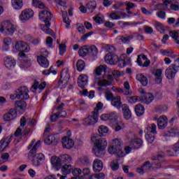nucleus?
Masks as SVG:
<instances>
[{
	"label": "nucleus",
	"mask_w": 179,
	"mask_h": 179,
	"mask_svg": "<svg viewBox=\"0 0 179 179\" xmlns=\"http://www.w3.org/2000/svg\"><path fill=\"white\" fill-rule=\"evenodd\" d=\"M31 48L29 43L23 41H17L13 45V53L17 54L19 58H22L19 63L21 69L25 70L31 66V59L25 53L30 52Z\"/></svg>",
	"instance_id": "nucleus-1"
},
{
	"label": "nucleus",
	"mask_w": 179,
	"mask_h": 179,
	"mask_svg": "<svg viewBox=\"0 0 179 179\" xmlns=\"http://www.w3.org/2000/svg\"><path fill=\"white\" fill-rule=\"evenodd\" d=\"M41 145V141H38L36 142V139H33L27 147V150H29L28 153L29 160L31 161V164L34 167H38L41 162L45 160V156L43 153H37V149Z\"/></svg>",
	"instance_id": "nucleus-2"
},
{
	"label": "nucleus",
	"mask_w": 179,
	"mask_h": 179,
	"mask_svg": "<svg viewBox=\"0 0 179 179\" xmlns=\"http://www.w3.org/2000/svg\"><path fill=\"white\" fill-rule=\"evenodd\" d=\"M122 146V141L120 138H114L109 142V146L108 147V153L109 155H115L117 157H125L127 155L131 153L132 147L126 146L122 150L121 149Z\"/></svg>",
	"instance_id": "nucleus-3"
},
{
	"label": "nucleus",
	"mask_w": 179,
	"mask_h": 179,
	"mask_svg": "<svg viewBox=\"0 0 179 179\" xmlns=\"http://www.w3.org/2000/svg\"><path fill=\"white\" fill-rule=\"evenodd\" d=\"M91 142L93 143L92 153L96 157H104L108 145L107 140L106 138H100L98 136L92 135Z\"/></svg>",
	"instance_id": "nucleus-4"
},
{
	"label": "nucleus",
	"mask_w": 179,
	"mask_h": 179,
	"mask_svg": "<svg viewBox=\"0 0 179 179\" xmlns=\"http://www.w3.org/2000/svg\"><path fill=\"white\" fill-rule=\"evenodd\" d=\"M164 156V152H161L160 154H157L155 156L152 157V160L155 162L154 164H150L149 161L145 162L141 168H138L136 171L138 174H144L145 170L150 171L152 170H157V169H160L162 165V159Z\"/></svg>",
	"instance_id": "nucleus-5"
},
{
	"label": "nucleus",
	"mask_w": 179,
	"mask_h": 179,
	"mask_svg": "<svg viewBox=\"0 0 179 179\" xmlns=\"http://www.w3.org/2000/svg\"><path fill=\"white\" fill-rule=\"evenodd\" d=\"M105 62L109 65H116L117 64L119 68H124L131 62V59L127 57V54H122L120 57H118L114 53H108L105 56Z\"/></svg>",
	"instance_id": "nucleus-6"
},
{
	"label": "nucleus",
	"mask_w": 179,
	"mask_h": 179,
	"mask_svg": "<svg viewBox=\"0 0 179 179\" xmlns=\"http://www.w3.org/2000/svg\"><path fill=\"white\" fill-rule=\"evenodd\" d=\"M114 78L109 74L106 77H101L99 78H94V83L91 85V87L96 89V90H101V87H107L113 85Z\"/></svg>",
	"instance_id": "nucleus-7"
},
{
	"label": "nucleus",
	"mask_w": 179,
	"mask_h": 179,
	"mask_svg": "<svg viewBox=\"0 0 179 179\" xmlns=\"http://www.w3.org/2000/svg\"><path fill=\"white\" fill-rule=\"evenodd\" d=\"M16 31V26L10 21H3L0 24V33L6 36H13Z\"/></svg>",
	"instance_id": "nucleus-8"
},
{
	"label": "nucleus",
	"mask_w": 179,
	"mask_h": 179,
	"mask_svg": "<svg viewBox=\"0 0 179 179\" xmlns=\"http://www.w3.org/2000/svg\"><path fill=\"white\" fill-rule=\"evenodd\" d=\"M30 96H29V89L27 87H21L17 90L14 94L10 95V100L16 99H21L22 100H27Z\"/></svg>",
	"instance_id": "nucleus-9"
},
{
	"label": "nucleus",
	"mask_w": 179,
	"mask_h": 179,
	"mask_svg": "<svg viewBox=\"0 0 179 179\" xmlns=\"http://www.w3.org/2000/svg\"><path fill=\"white\" fill-rule=\"evenodd\" d=\"M48 57V51L47 50L43 48L38 52L37 62L42 68H48L50 66V63L47 59Z\"/></svg>",
	"instance_id": "nucleus-10"
},
{
	"label": "nucleus",
	"mask_w": 179,
	"mask_h": 179,
	"mask_svg": "<svg viewBox=\"0 0 179 179\" xmlns=\"http://www.w3.org/2000/svg\"><path fill=\"white\" fill-rule=\"evenodd\" d=\"M34 17V10L31 8H26L21 11L18 19L20 23H27L29 20H31Z\"/></svg>",
	"instance_id": "nucleus-11"
},
{
	"label": "nucleus",
	"mask_w": 179,
	"mask_h": 179,
	"mask_svg": "<svg viewBox=\"0 0 179 179\" xmlns=\"http://www.w3.org/2000/svg\"><path fill=\"white\" fill-rule=\"evenodd\" d=\"M157 126L153 123L151 124V127L145 129V138L148 143H153L155 142L156 134H157Z\"/></svg>",
	"instance_id": "nucleus-12"
},
{
	"label": "nucleus",
	"mask_w": 179,
	"mask_h": 179,
	"mask_svg": "<svg viewBox=\"0 0 179 179\" xmlns=\"http://www.w3.org/2000/svg\"><path fill=\"white\" fill-rule=\"evenodd\" d=\"M154 121H157L159 129H164L169 125V118L167 116L162 115L161 116L155 115L153 117Z\"/></svg>",
	"instance_id": "nucleus-13"
},
{
	"label": "nucleus",
	"mask_w": 179,
	"mask_h": 179,
	"mask_svg": "<svg viewBox=\"0 0 179 179\" xmlns=\"http://www.w3.org/2000/svg\"><path fill=\"white\" fill-rule=\"evenodd\" d=\"M169 1H166L162 4L157 5V9L158 11L157 12V16L159 17V19H163V20H166V12L163 10H167L169 9Z\"/></svg>",
	"instance_id": "nucleus-14"
},
{
	"label": "nucleus",
	"mask_w": 179,
	"mask_h": 179,
	"mask_svg": "<svg viewBox=\"0 0 179 179\" xmlns=\"http://www.w3.org/2000/svg\"><path fill=\"white\" fill-rule=\"evenodd\" d=\"M70 75L68 70H63L61 73L60 80H59L58 85L60 89H65V87L68 85Z\"/></svg>",
	"instance_id": "nucleus-15"
},
{
	"label": "nucleus",
	"mask_w": 179,
	"mask_h": 179,
	"mask_svg": "<svg viewBox=\"0 0 179 179\" xmlns=\"http://www.w3.org/2000/svg\"><path fill=\"white\" fill-rule=\"evenodd\" d=\"M85 125L94 127L99 122V115L92 112L91 114L83 120Z\"/></svg>",
	"instance_id": "nucleus-16"
},
{
	"label": "nucleus",
	"mask_w": 179,
	"mask_h": 179,
	"mask_svg": "<svg viewBox=\"0 0 179 179\" xmlns=\"http://www.w3.org/2000/svg\"><path fill=\"white\" fill-rule=\"evenodd\" d=\"M179 66L174 64L169 66L165 71V76L169 80L174 79L177 72H178Z\"/></svg>",
	"instance_id": "nucleus-17"
},
{
	"label": "nucleus",
	"mask_w": 179,
	"mask_h": 179,
	"mask_svg": "<svg viewBox=\"0 0 179 179\" xmlns=\"http://www.w3.org/2000/svg\"><path fill=\"white\" fill-rule=\"evenodd\" d=\"M3 64L7 69H13L16 66V59L11 56H6L3 58Z\"/></svg>",
	"instance_id": "nucleus-18"
},
{
	"label": "nucleus",
	"mask_w": 179,
	"mask_h": 179,
	"mask_svg": "<svg viewBox=\"0 0 179 179\" xmlns=\"http://www.w3.org/2000/svg\"><path fill=\"white\" fill-rule=\"evenodd\" d=\"M77 85L80 89H85L89 85V76L80 74L77 79Z\"/></svg>",
	"instance_id": "nucleus-19"
},
{
	"label": "nucleus",
	"mask_w": 179,
	"mask_h": 179,
	"mask_svg": "<svg viewBox=\"0 0 179 179\" xmlns=\"http://www.w3.org/2000/svg\"><path fill=\"white\" fill-rule=\"evenodd\" d=\"M101 121H109L112 122V121H117L118 120V114L115 112H112L110 113H103L100 115Z\"/></svg>",
	"instance_id": "nucleus-20"
},
{
	"label": "nucleus",
	"mask_w": 179,
	"mask_h": 179,
	"mask_svg": "<svg viewBox=\"0 0 179 179\" xmlns=\"http://www.w3.org/2000/svg\"><path fill=\"white\" fill-rule=\"evenodd\" d=\"M50 164L52 169L56 170V171H58V170L62 167V161L61 160L60 157L52 156L50 158Z\"/></svg>",
	"instance_id": "nucleus-21"
},
{
	"label": "nucleus",
	"mask_w": 179,
	"mask_h": 179,
	"mask_svg": "<svg viewBox=\"0 0 179 179\" xmlns=\"http://www.w3.org/2000/svg\"><path fill=\"white\" fill-rule=\"evenodd\" d=\"M14 106L17 108L18 114L20 115L24 113L27 108V103L24 101H17Z\"/></svg>",
	"instance_id": "nucleus-22"
},
{
	"label": "nucleus",
	"mask_w": 179,
	"mask_h": 179,
	"mask_svg": "<svg viewBox=\"0 0 179 179\" xmlns=\"http://www.w3.org/2000/svg\"><path fill=\"white\" fill-rule=\"evenodd\" d=\"M62 145L64 149H72L75 146V142L72 138L65 136L62 138Z\"/></svg>",
	"instance_id": "nucleus-23"
},
{
	"label": "nucleus",
	"mask_w": 179,
	"mask_h": 179,
	"mask_svg": "<svg viewBox=\"0 0 179 179\" xmlns=\"http://www.w3.org/2000/svg\"><path fill=\"white\" fill-rule=\"evenodd\" d=\"M137 64L139 66L147 68V66L150 65V60H149L145 55H138L137 58Z\"/></svg>",
	"instance_id": "nucleus-24"
},
{
	"label": "nucleus",
	"mask_w": 179,
	"mask_h": 179,
	"mask_svg": "<svg viewBox=\"0 0 179 179\" xmlns=\"http://www.w3.org/2000/svg\"><path fill=\"white\" fill-rule=\"evenodd\" d=\"M179 135V130L176 128H172L169 131H166L162 135L163 141H167L168 138H171L173 136H177Z\"/></svg>",
	"instance_id": "nucleus-25"
},
{
	"label": "nucleus",
	"mask_w": 179,
	"mask_h": 179,
	"mask_svg": "<svg viewBox=\"0 0 179 179\" xmlns=\"http://www.w3.org/2000/svg\"><path fill=\"white\" fill-rule=\"evenodd\" d=\"M51 17V13L48 12V10H42L41 13H39V19L44 23H50Z\"/></svg>",
	"instance_id": "nucleus-26"
},
{
	"label": "nucleus",
	"mask_w": 179,
	"mask_h": 179,
	"mask_svg": "<svg viewBox=\"0 0 179 179\" xmlns=\"http://www.w3.org/2000/svg\"><path fill=\"white\" fill-rule=\"evenodd\" d=\"M103 167L104 164H103V161H101V159H96L94 161L92 169L94 173H100V171L103 170Z\"/></svg>",
	"instance_id": "nucleus-27"
},
{
	"label": "nucleus",
	"mask_w": 179,
	"mask_h": 179,
	"mask_svg": "<svg viewBox=\"0 0 179 179\" xmlns=\"http://www.w3.org/2000/svg\"><path fill=\"white\" fill-rule=\"evenodd\" d=\"M50 26L51 24H50V22H45V24H41V31H44L45 34H50L53 37V38H55V34L52 31V29H50Z\"/></svg>",
	"instance_id": "nucleus-28"
},
{
	"label": "nucleus",
	"mask_w": 179,
	"mask_h": 179,
	"mask_svg": "<svg viewBox=\"0 0 179 179\" xmlns=\"http://www.w3.org/2000/svg\"><path fill=\"white\" fill-rule=\"evenodd\" d=\"M15 45V44H13V40H12L9 37H6L4 38L3 39V49L2 51H9V50H10V45Z\"/></svg>",
	"instance_id": "nucleus-29"
},
{
	"label": "nucleus",
	"mask_w": 179,
	"mask_h": 179,
	"mask_svg": "<svg viewBox=\"0 0 179 179\" xmlns=\"http://www.w3.org/2000/svg\"><path fill=\"white\" fill-rule=\"evenodd\" d=\"M12 138H13V136H10L0 141V150L3 152L9 146V143L12 142Z\"/></svg>",
	"instance_id": "nucleus-30"
},
{
	"label": "nucleus",
	"mask_w": 179,
	"mask_h": 179,
	"mask_svg": "<svg viewBox=\"0 0 179 179\" xmlns=\"http://www.w3.org/2000/svg\"><path fill=\"white\" fill-rule=\"evenodd\" d=\"M98 132L101 136H107V135L111 134V131H110L108 127L106 125H100L98 127Z\"/></svg>",
	"instance_id": "nucleus-31"
},
{
	"label": "nucleus",
	"mask_w": 179,
	"mask_h": 179,
	"mask_svg": "<svg viewBox=\"0 0 179 179\" xmlns=\"http://www.w3.org/2000/svg\"><path fill=\"white\" fill-rule=\"evenodd\" d=\"M136 79L138 82L142 85V86H148V83H149V80H148V77L145 76L143 73H138L136 76Z\"/></svg>",
	"instance_id": "nucleus-32"
},
{
	"label": "nucleus",
	"mask_w": 179,
	"mask_h": 179,
	"mask_svg": "<svg viewBox=\"0 0 179 179\" xmlns=\"http://www.w3.org/2000/svg\"><path fill=\"white\" fill-rule=\"evenodd\" d=\"M44 142L46 145H51V143L55 144L59 142V138L57 137V135L55 134L50 135L45 139Z\"/></svg>",
	"instance_id": "nucleus-33"
},
{
	"label": "nucleus",
	"mask_w": 179,
	"mask_h": 179,
	"mask_svg": "<svg viewBox=\"0 0 179 179\" xmlns=\"http://www.w3.org/2000/svg\"><path fill=\"white\" fill-rule=\"evenodd\" d=\"M122 108L124 120H131V117H132V113L129 110V107H128L127 104H124L122 105Z\"/></svg>",
	"instance_id": "nucleus-34"
},
{
	"label": "nucleus",
	"mask_w": 179,
	"mask_h": 179,
	"mask_svg": "<svg viewBox=\"0 0 179 179\" xmlns=\"http://www.w3.org/2000/svg\"><path fill=\"white\" fill-rule=\"evenodd\" d=\"M142 143H143V141L141 138H134L131 139L130 142V146L132 148V149H139L141 146H142Z\"/></svg>",
	"instance_id": "nucleus-35"
},
{
	"label": "nucleus",
	"mask_w": 179,
	"mask_h": 179,
	"mask_svg": "<svg viewBox=\"0 0 179 179\" xmlns=\"http://www.w3.org/2000/svg\"><path fill=\"white\" fill-rule=\"evenodd\" d=\"M73 171V166L71 164H64L62 166V174L63 176H68V174H71Z\"/></svg>",
	"instance_id": "nucleus-36"
},
{
	"label": "nucleus",
	"mask_w": 179,
	"mask_h": 179,
	"mask_svg": "<svg viewBox=\"0 0 179 179\" xmlns=\"http://www.w3.org/2000/svg\"><path fill=\"white\" fill-rule=\"evenodd\" d=\"M27 122H28V124L30 127H36V124H37V122H36V120H34V119L26 120V117H22L21 120H20V125L22 127H24V125H26Z\"/></svg>",
	"instance_id": "nucleus-37"
},
{
	"label": "nucleus",
	"mask_w": 179,
	"mask_h": 179,
	"mask_svg": "<svg viewBox=\"0 0 179 179\" xmlns=\"http://www.w3.org/2000/svg\"><path fill=\"white\" fill-rule=\"evenodd\" d=\"M111 106L120 110L122 107V102H121V96H117L115 97L110 102Z\"/></svg>",
	"instance_id": "nucleus-38"
},
{
	"label": "nucleus",
	"mask_w": 179,
	"mask_h": 179,
	"mask_svg": "<svg viewBox=\"0 0 179 179\" xmlns=\"http://www.w3.org/2000/svg\"><path fill=\"white\" fill-rule=\"evenodd\" d=\"M134 38L133 35H129L127 36H119L117 38V43H123V44H129V41Z\"/></svg>",
	"instance_id": "nucleus-39"
},
{
	"label": "nucleus",
	"mask_w": 179,
	"mask_h": 179,
	"mask_svg": "<svg viewBox=\"0 0 179 179\" xmlns=\"http://www.w3.org/2000/svg\"><path fill=\"white\" fill-rule=\"evenodd\" d=\"M106 71L109 72L110 69H107L106 66L100 65L94 69V73L96 76H101V73H103V72H106Z\"/></svg>",
	"instance_id": "nucleus-40"
},
{
	"label": "nucleus",
	"mask_w": 179,
	"mask_h": 179,
	"mask_svg": "<svg viewBox=\"0 0 179 179\" xmlns=\"http://www.w3.org/2000/svg\"><path fill=\"white\" fill-rule=\"evenodd\" d=\"M141 101L145 104H150L153 100H155V96L151 93H146L144 97H141Z\"/></svg>",
	"instance_id": "nucleus-41"
},
{
	"label": "nucleus",
	"mask_w": 179,
	"mask_h": 179,
	"mask_svg": "<svg viewBox=\"0 0 179 179\" xmlns=\"http://www.w3.org/2000/svg\"><path fill=\"white\" fill-rule=\"evenodd\" d=\"M115 121V124L113 126V129L115 132H118L121 131V129H124L125 128V123L122 121L113 120Z\"/></svg>",
	"instance_id": "nucleus-42"
},
{
	"label": "nucleus",
	"mask_w": 179,
	"mask_h": 179,
	"mask_svg": "<svg viewBox=\"0 0 179 179\" xmlns=\"http://www.w3.org/2000/svg\"><path fill=\"white\" fill-rule=\"evenodd\" d=\"M45 86H47V83L42 82L40 84L38 81L35 80L32 85V89H34V90H37V89H39V90H44V89H45Z\"/></svg>",
	"instance_id": "nucleus-43"
},
{
	"label": "nucleus",
	"mask_w": 179,
	"mask_h": 179,
	"mask_svg": "<svg viewBox=\"0 0 179 179\" xmlns=\"http://www.w3.org/2000/svg\"><path fill=\"white\" fill-rule=\"evenodd\" d=\"M163 75V70L159 69L155 71V82L157 85H160L162 83L163 78L162 77Z\"/></svg>",
	"instance_id": "nucleus-44"
},
{
	"label": "nucleus",
	"mask_w": 179,
	"mask_h": 179,
	"mask_svg": "<svg viewBox=\"0 0 179 179\" xmlns=\"http://www.w3.org/2000/svg\"><path fill=\"white\" fill-rule=\"evenodd\" d=\"M11 6L14 10H20L23 8V1H12Z\"/></svg>",
	"instance_id": "nucleus-45"
},
{
	"label": "nucleus",
	"mask_w": 179,
	"mask_h": 179,
	"mask_svg": "<svg viewBox=\"0 0 179 179\" xmlns=\"http://www.w3.org/2000/svg\"><path fill=\"white\" fill-rule=\"evenodd\" d=\"M160 54L164 55L165 57H170L171 58H176L178 55L174 54V52L167 49V50H160Z\"/></svg>",
	"instance_id": "nucleus-46"
},
{
	"label": "nucleus",
	"mask_w": 179,
	"mask_h": 179,
	"mask_svg": "<svg viewBox=\"0 0 179 179\" xmlns=\"http://www.w3.org/2000/svg\"><path fill=\"white\" fill-rule=\"evenodd\" d=\"M169 36L176 44L179 45V30L171 31Z\"/></svg>",
	"instance_id": "nucleus-47"
},
{
	"label": "nucleus",
	"mask_w": 179,
	"mask_h": 179,
	"mask_svg": "<svg viewBox=\"0 0 179 179\" xmlns=\"http://www.w3.org/2000/svg\"><path fill=\"white\" fill-rule=\"evenodd\" d=\"M124 87L125 90H123V94L124 96H131L133 94L132 91L131 90V86L129 85V83L125 82L124 83Z\"/></svg>",
	"instance_id": "nucleus-48"
},
{
	"label": "nucleus",
	"mask_w": 179,
	"mask_h": 179,
	"mask_svg": "<svg viewBox=\"0 0 179 179\" xmlns=\"http://www.w3.org/2000/svg\"><path fill=\"white\" fill-rule=\"evenodd\" d=\"M127 101L130 104H135V103H138V101H142V97L137 96H128Z\"/></svg>",
	"instance_id": "nucleus-49"
},
{
	"label": "nucleus",
	"mask_w": 179,
	"mask_h": 179,
	"mask_svg": "<svg viewBox=\"0 0 179 179\" xmlns=\"http://www.w3.org/2000/svg\"><path fill=\"white\" fill-rule=\"evenodd\" d=\"M135 113L138 117H141V115H143L145 113V108L143 106L138 104L135 107Z\"/></svg>",
	"instance_id": "nucleus-50"
},
{
	"label": "nucleus",
	"mask_w": 179,
	"mask_h": 179,
	"mask_svg": "<svg viewBox=\"0 0 179 179\" xmlns=\"http://www.w3.org/2000/svg\"><path fill=\"white\" fill-rule=\"evenodd\" d=\"M32 6L36 9H45V4L41 1H33Z\"/></svg>",
	"instance_id": "nucleus-51"
},
{
	"label": "nucleus",
	"mask_w": 179,
	"mask_h": 179,
	"mask_svg": "<svg viewBox=\"0 0 179 179\" xmlns=\"http://www.w3.org/2000/svg\"><path fill=\"white\" fill-rule=\"evenodd\" d=\"M80 57H86L89 54V46H83L78 50Z\"/></svg>",
	"instance_id": "nucleus-52"
},
{
	"label": "nucleus",
	"mask_w": 179,
	"mask_h": 179,
	"mask_svg": "<svg viewBox=\"0 0 179 179\" xmlns=\"http://www.w3.org/2000/svg\"><path fill=\"white\" fill-rule=\"evenodd\" d=\"M59 157L63 163H71L72 162V157L68 154L61 155Z\"/></svg>",
	"instance_id": "nucleus-53"
},
{
	"label": "nucleus",
	"mask_w": 179,
	"mask_h": 179,
	"mask_svg": "<svg viewBox=\"0 0 179 179\" xmlns=\"http://www.w3.org/2000/svg\"><path fill=\"white\" fill-rule=\"evenodd\" d=\"M62 16H63L64 22L65 24H66V27L67 29H69V24H71V20H69V18L68 17V13H66V11H62Z\"/></svg>",
	"instance_id": "nucleus-54"
},
{
	"label": "nucleus",
	"mask_w": 179,
	"mask_h": 179,
	"mask_svg": "<svg viewBox=\"0 0 179 179\" xmlns=\"http://www.w3.org/2000/svg\"><path fill=\"white\" fill-rule=\"evenodd\" d=\"M110 167L113 171H115L120 169V164L117 159H114L110 163Z\"/></svg>",
	"instance_id": "nucleus-55"
},
{
	"label": "nucleus",
	"mask_w": 179,
	"mask_h": 179,
	"mask_svg": "<svg viewBox=\"0 0 179 179\" xmlns=\"http://www.w3.org/2000/svg\"><path fill=\"white\" fill-rule=\"evenodd\" d=\"M103 107H104V104H103V103L101 102H98L92 113H94L95 114H98V115H99L100 111L103 110Z\"/></svg>",
	"instance_id": "nucleus-56"
},
{
	"label": "nucleus",
	"mask_w": 179,
	"mask_h": 179,
	"mask_svg": "<svg viewBox=\"0 0 179 179\" xmlns=\"http://www.w3.org/2000/svg\"><path fill=\"white\" fill-rule=\"evenodd\" d=\"M77 70L78 72H83L85 70V66H86L85 62L83 60H78L77 62Z\"/></svg>",
	"instance_id": "nucleus-57"
},
{
	"label": "nucleus",
	"mask_w": 179,
	"mask_h": 179,
	"mask_svg": "<svg viewBox=\"0 0 179 179\" xmlns=\"http://www.w3.org/2000/svg\"><path fill=\"white\" fill-rule=\"evenodd\" d=\"M109 17L113 20H120V19H121V12H113L110 14Z\"/></svg>",
	"instance_id": "nucleus-58"
},
{
	"label": "nucleus",
	"mask_w": 179,
	"mask_h": 179,
	"mask_svg": "<svg viewBox=\"0 0 179 179\" xmlns=\"http://www.w3.org/2000/svg\"><path fill=\"white\" fill-rule=\"evenodd\" d=\"M88 52L92 55H97L99 54V50L94 45L88 46Z\"/></svg>",
	"instance_id": "nucleus-59"
},
{
	"label": "nucleus",
	"mask_w": 179,
	"mask_h": 179,
	"mask_svg": "<svg viewBox=\"0 0 179 179\" xmlns=\"http://www.w3.org/2000/svg\"><path fill=\"white\" fill-rule=\"evenodd\" d=\"M56 6L58 9H60V10H62V9H65L66 8V1H56Z\"/></svg>",
	"instance_id": "nucleus-60"
},
{
	"label": "nucleus",
	"mask_w": 179,
	"mask_h": 179,
	"mask_svg": "<svg viewBox=\"0 0 179 179\" xmlns=\"http://www.w3.org/2000/svg\"><path fill=\"white\" fill-rule=\"evenodd\" d=\"M93 19H94L95 23H97L98 24H101V23H103V20H104V15H103L101 14H98Z\"/></svg>",
	"instance_id": "nucleus-61"
},
{
	"label": "nucleus",
	"mask_w": 179,
	"mask_h": 179,
	"mask_svg": "<svg viewBox=\"0 0 179 179\" xmlns=\"http://www.w3.org/2000/svg\"><path fill=\"white\" fill-rule=\"evenodd\" d=\"M8 113L13 120L17 117V110L15 108L10 109Z\"/></svg>",
	"instance_id": "nucleus-62"
},
{
	"label": "nucleus",
	"mask_w": 179,
	"mask_h": 179,
	"mask_svg": "<svg viewBox=\"0 0 179 179\" xmlns=\"http://www.w3.org/2000/svg\"><path fill=\"white\" fill-rule=\"evenodd\" d=\"M87 9L91 10V12H93V10L96 9V1H88V3H87Z\"/></svg>",
	"instance_id": "nucleus-63"
},
{
	"label": "nucleus",
	"mask_w": 179,
	"mask_h": 179,
	"mask_svg": "<svg viewBox=\"0 0 179 179\" xmlns=\"http://www.w3.org/2000/svg\"><path fill=\"white\" fill-rule=\"evenodd\" d=\"M72 174L74 177H83L80 176L82 174V169L80 168H73Z\"/></svg>",
	"instance_id": "nucleus-64"
}]
</instances>
